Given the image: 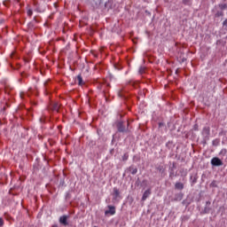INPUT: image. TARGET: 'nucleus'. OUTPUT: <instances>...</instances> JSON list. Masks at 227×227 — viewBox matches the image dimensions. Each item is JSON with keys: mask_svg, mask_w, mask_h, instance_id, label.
Instances as JSON below:
<instances>
[{"mask_svg": "<svg viewBox=\"0 0 227 227\" xmlns=\"http://www.w3.org/2000/svg\"><path fill=\"white\" fill-rule=\"evenodd\" d=\"M114 201H120L121 196L120 195V191L116 188L114 189Z\"/></svg>", "mask_w": 227, "mask_h": 227, "instance_id": "f257e3e1", "label": "nucleus"}, {"mask_svg": "<svg viewBox=\"0 0 227 227\" xmlns=\"http://www.w3.org/2000/svg\"><path fill=\"white\" fill-rule=\"evenodd\" d=\"M223 26H227V20L223 21Z\"/></svg>", "mask_w": 227, "mask_h": 227, "instance_id": "dca6fc26", "label": "nucleus"}, {"mask_svg": "<svg viewBox=\"0 0 227 227\" xmlns=\"http://www.w3.org/2000/svg\"><path fill=\"white\" fill-rule=\"evenodd\" d=\"M3 224H4V222H3L2 218H0V226H3Z\"/></svg>", "mask_w": 227, "mask_h": 227, "instance_id": "2eb2a0df", "label": "nucleus"}, {"mask_svg": "<svg viewBox=\"0 0 227 227\" xmlns=\"http://www.w3.org/2000/svg\"><path fill=\"white\" fill-rule=\"evenodd\" d=\"M145 73V67H141L139 68V74H144Z\"/></svg>", "mask_w": 227, "mask_h": 227, "instance_id": "f8f14e48", "label": "nucleus"}, {"mask_svg": "<svg viewBox=\"0 0 227 227\" xmlns=\"http://www.w3.org/2000/svg\"><path fill=\"white\" fill-rule=\"evenodd\" d=\"M119 131L120 132H125V128H123V126H121V123L119 126Z\"/></svg>", "mask_w": 227, "mask_h": 227, "instance_id": "9b49d317", "label": "nucleus"}, {"mask_svg": "<svg viewBox=\"0 0 227 227\" xmlns=\"http://www.w3.org/2000/svg\"><path fill=\"white\" fill-rule=\"evenodd\" d=\"M131 175H136L137 173V168H130Z\"/></svg>", "mask_w": 227, "mask_h": 227, "instance_id": "9d476101", "label": "nucleus"}, {"mask_svg": "<svg viewBox=\"0 0 227 227\" xmlns=\"http://www.w3.org/2000/svg\"><path fill=\"white\" fill-rule=\"evenodd\" d=\"M208 134H210V129L208 128H204L202 130L204 137H208Z\"/></svg>", "mask_w": 227, "mask_h": 227, "instance_id": "20e7f679", "label": "nucleus"}, {"mask_svg": "<svg viewBox=\"0 0 227 227\" xmlns=\"http://www.w3.org/2000/svg\"><path fill=\"white\" fill-rule=\"evenodd\" d=\"M211 164L212 166H223V161L219 158H213Z\"/></svg>", "mask_w": 227, "mask_h": 227, "instance_id": "f03ea898", "label": "nucleus"}, {"mask_svg": "<svg viewBox=\"0 0 227 227\" xmlns=\"http://www.w3.org/2000/svg\"><path fill=\"white\" fill-rule=\"evenodd\" d=\"M59 221L61 223V224H65V226H67V216H61L59 218Z\"/></svg>", "mask_w": 227, "mask_h": 227, "instance_id": "423d86ee", "label": "nucleus"}, {"mask_svg": "<svg viewBox=\"0 0 227 227\" xmlns=\"http://www.w3.org/2000/svg\"><path fill=\"white\" fill-rule=\"evenodd\" d=\"M176 189H184V184L182 183L176 184Z\"/></svg>", "mask_w": 227, "mask_h": 227, "instance_id": "1a4fd4ad", "label": "nucleus"}, {"mask_svg": "<svg viewBox=\"0 0 227 227\" xmlns=\"http://www.w3.org/2000/svg\"><path fill=\"white\" fill-rule=\"evenodd\" d=\"M127 159H129V154H124L123 160H127Z\"/></svg>", "mask_w": 227, "mask_h": 227, "instance_id": "4468645a", "label": "nucleus"}, {"mask_svg": "<svg viewBox=\"0 0 227 227\" xmlns=\"http://www.w3.org/2000/svg\"><path fill=\"white\" fill-rule=\"evenodd\" d=\"M150 194H152V192H150V190L145 191L142 197L143 201H145L146 200V198H148V196H150Z\"/></svg>", "mask_w": 227, "mask_h": 227, "instance_id": "39448f33", "label": "nucleus"}, {"mask_svg": "<svg viewBox=\"0 0 227 227\" xmlns=\"http://www.w3.org/2000/svg\"><path fill=\"white\" fill-rule=\"evenodd\" d=\"M52 109H53V111H59V104L54 103L52 105Z\"/></svg>", "mask_w": 227, "mask_h": 227, "instance_id": "0eeeda50", "label": "nucleus"}, {"mask_svg": "<svg viewBox=\"0 0 227 227\" xmlns=\"http://www.w3.org/2000/svg\"><path fill=\"white\" fill-rule=\"evenodd\" d=\"M77 81H78V84L80 86H82V77H81V75L77 76Z\"/></svg>", "mask_w": 227, "mask_h": 227, "instance_id": "6e6552de", "label": "nucleus"}, {"mask_svg": "<svg viewBox=\"0 0 227 227\" xmlns=\"http://www.w3.org/2000/svg\"><path fill=\"white\" fill-rule=\"evenodd\" d=\"M109 210H106L105 212L106 215H107V214H110L111 215H114V214H116V208L113 206H108Z\"/></svg>", "mask_w": 227, "mask_h": 227, "instance_id": "7ed1b4c3", "label": "nucleus"}, {"mask_svg": "<svg viewBox=\"0 0 227 227\" xmlns=\"http://www.w3.org/2000/svg\"><path fill=\"white\" fill-rule=\"evenodd\" d=\"M27 15H28L29 17H31V15H33V11L28 10V11H27Z\"/></svg>", "mask_w": 227, "mask_h": 227, "instance_id": "ddd939ff", "label": "nucleus"}]
</instances>
